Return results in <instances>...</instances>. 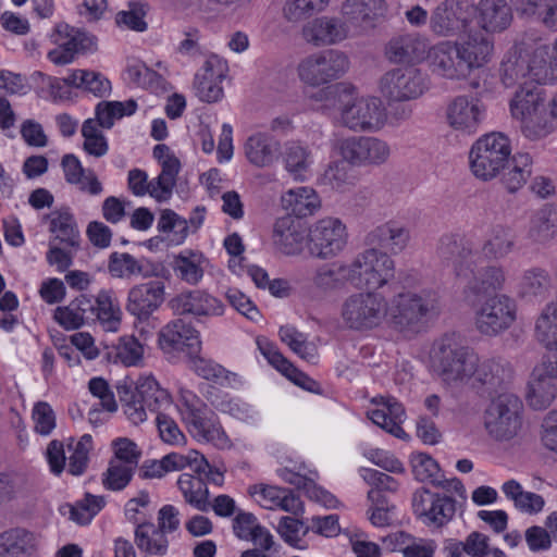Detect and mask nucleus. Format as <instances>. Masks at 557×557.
I'll return each instance as SVG.
<instances>
[{
    "label": "nucleus",
    "mask_w": 557,
    "mask_h": 557,
    "mask_svg": "<svg viewBox=\"0 0 557 557\" xmlns=\"http://www.w3.org/2000/svg\"><path fill=\"white\" fill-rule=\"evenodd\" d=\"M473 8L467 0H445L431 16L432 30L441 36H453L469 27Z\"/></svg>",
    "instance_id": "aec40b11"
},
{
    "label": "nucleus",
    "mask_w": 557,
    "mask_h": 557,
    "mask_svg": "<svg viewBox=\"0 0 557 557\" xmlns=\"http://www.w3.org/2000/svg\"><path fill=\"white\" fill-rule=\"evenodd\" d=\"M135 468L124 466L121 461H110L102 474V484L109 491H122L131 482Z\"/></svg>",
    "instance_id": "0e129e2a"
},
{
    "label": "nucleus",
    "mask_w": 557,
    "mask_h": 557,
    "mask_svg": "<svg viewBox=\"0 0 557 557\" xmlns=\"http://www.w3.org/2000/svg\"><path fill=\"white\" fill-rule=\"evenodd\" d=\"M283 208L296 218H306L320 208V199L310 187L290 189L282 196Z\"/></svg>",
    "instance_id": "37998d69"
},
{
    "label": "nucleus",
    "mask_w": 557,
    "mask_h": 557,
    "mask_svg": "<svg viewBox=\"0 0 557 557\" xmlns=\"http://www.w3.org/2000/svg\"><path fill=\"white\" fill-rule=\"evenodd\" d=\"M513 371L510 363L503 359H491L478 362L475 373L472 377L482 385L486 386L490 395L498 393L499 389L507 386L512 380Z\"/></svg>",
    "instance_id": "c9c22d12"
},
{
    "label": "nucleus",
    "mask_w": 557,
    "mask_h": 557,
    "mask_svg": "<svg viewBox=\"0 0 557 557\" xmlns=\"http://www.w3.org/2000/svg\"><path fill=\"white\" fill-rule=\"evenodd\" d=\"M502 490L507 498L513 502L515 507L522 512L531 515L537 513L545 505V500L541 495L532 492H524L520 483L516 480L505 482Z\"/></svg>",
    "instance_id": "3c124183"
},
{
    "label": "nucleus",
    "mask_w": 557,
    "mask_h": 557,
    "mask_svg": "<svg viewBox=\"0 0 557 557\" xmlns=\"http://www.w3.org/2000/svg\"><path fill=\"white\" fill-rule=\"evenodd\" d=\"M327 3L329 0H288L283 12L289 22H299L323 11Z\"/></svg>",
    "instance_id": "e2e57ef3"
},
{
    "label": "nucleus",
    "mask_w": 557,
    "mask_h": 557,
    "mask_svg": "<svg viewBox=\"0 0 557 557\" xmlns=\"http://www.w3.org/2000/svg\"><path fill=\"white\" fill-rule=\"evenodd\" d=\"M349 67L347 55L339 50H325L306 58L298 67L306 84L319 86L343 76Z\"/></svg>",
    "instance_id": "9b49d317"
},
{
    "label": "nucleus",
    "mask_w": 557,
    "mask_h": 557,
    "mask_svg": "<svg viewBox=\"0 0 557 557\" xmlns=\"http://www.w3.org/2000/svg\"><path fill=\"white\" fill-rule=\"evenodd\" d=\"M532 157L527 152L516 153L510 158L509 163L500 171L502 183L509 193L520 189L532 175Z\"/></svg>",
    "instance_id": "c03bdc74"
},
{
    "label": "nucleus",
    "mask_w": 557,
    "mask_h": 557,
    "mask_svg": "<svg viewBox=\"0 0 557 557\" xmlns=\"http://www.w3.org/2000/svg\"><path fill=\"white\" fill-rule=\"evenodd\" d=\"M92 297L81 294L67 306L54 310V320L65 330H77L85 323L95 322Z\"/></svg>",
    "instance_id": "72a5a7b5"
},
{
    "label": "nucleus",
    "mask_w": 557,
    "mask_h": 557,
    "mask_svg": "<svg viewBox=\"0 0 557 557\" xmlns=\"http://www.w3.org/2000/svg\"><path fill=\"white\" fill-rule=\"evenodd\" d=\"M244 149L245 156L251 164L264 168L277 160L281 145L270 135L257 133L247 138Z\"/></svg>",
    "instance_id": "e433bc0d"
},
{
    "label": "nucleus",
    "mask_w": 557,
    "mask_h": 557,
    "mask_svg": "<svg viewBox=\"0 0 557 557\" xmlns=\"http://www.w3.org/2000/svg\"><path fill=\"white\" fill-rule=\"evenodd\" d=\"M515 245L513 232L510 228L498 226L493 230L491 238L484 243L482 251L488 258L502 259L513 250Z\"/></svg>",
    "instance_id": "4d7b16f0"
},
{
    "label": "nucleus",
    "mask_w": 557,
    "mask_h": 557,
    "mask_svg": "<svg viewBox=\"0 0 557 557\" xmlns=\"http://www.w3.org/2000/svg\"><path fill=\"white\" fill-rule=\"evenodd\" d=\"M412 473L420 482L429 481L434 486V481L441 479L438 463L428 454H413L410 459Z\"/></svg>",
    "instance_id": "338daca9"
},
{
    "label": "nucleus",
    "mask_w": 557,
    "mask_h": 557,
    "mask_svg": "<svg viewBox=\"0 0 557 557\" xmlns=\"http://www.w3.org/2000/svg\"><path fill=\"white\" fill-rule=\"evenodd\" d=\"M511 158L509 138L499 132L480 137L471 147L470 168L475 177L490 181L506 168Z\"/></svg>",
    "instance_id": "20e7f679"
},
{
    "label": "nucleus",
    "mask_w": 557,
    "mask_h": 557,
    "mask_svg": "<svg viewBox=\"0 0 557 557\" xmlns=\"http://www.w3.org/2000/svg\"><path fill=\"white\" fill-rule=\"evenodd\" d=\"M161 166L162 170L159 176L150 182V196L159 202L171 197L176 185V176L181 170V162L175 156H166Z\"/></svg>",
    "instance_id": "de8ad7c7"
},
{
    "label": "nucleus",
    "mask_w": 557,
    "mask_h": 557,
    "mask_svg": "<svg viewBox=\"0 0 557 557\" xmlns=\"http://www.w3.org/2000/svg\"><path fill=\"white\" fill-rule=\"evenodd\" d=\"M426 41L418 34H403L389 39L385 55L392 63H412L424 59Z\"/></svg>",
    "instance_id": "c85d7f7f"
},
{
    "label": "nucleus",
    "mask_w": 557,
    "mask_h": 557,
    "mask_svg": "<svg viewBox=\"0 0 557 557\" xmlns=\"http://www.w3.org/2000/svg\"><path fill=\"white\" fill-rule=\"evenodd\" d=\"M108 272L112 277L132 278L134 276L165 277L168 270L161 262L147 258H135L128 252H112L108 260Z\"/></svg>",
    "instance_id": "b1692460"
},
{
    "label": "nucleus",
    "mask_w": 557,
    "mask_h": 557,
    "mask_svg": "<svg viewBox=\"0 0 557 557\" xmlns=\"http://www.w3.org/2000/svg\"><path fill=\"white\" fill-rule=\"evenodd\" d=\"M534 63L536 84L557 82V38L552 47L539 45L534 48Z\"/></svg>",
    "instance_id": "09e8293b"
},
{
    "label": "nucleus",
    "mask_w": 557,
    "mask_h": 557,
    "mask_svg": "<svg viewBox=\"0 0 557 557\" xmlns=\"http://www.w3.org/2000/svg\"><path fill=\"white\" fill-rule=\"evenodd\" d=\"M461 60L470 71L473 67H480L484 63L488 62L492 51L493 44L487 33L473 28H470L461 42H457Z\"/></svg>",
    "instance_id": "2f4dec72"
},
{
    "label": "nucleus",
    "mask_w": 557,
    "mask_h": 557,
    "mask_svg": "<svg viewBox=\"0 0 557 557\" xmlns=\"http://www.w3.org/2000/svg\"><path fill=\"white\" fill-rule=\"evenodd\" d=\"M307 248L318 259L336 257L347 245L346 225L338 218H324L313 223L308 232Z\"/></svg>",
    "instance_id": "9d476101"
},
{
    "label": "nucleus",
    "mask_w": 557,
    "mask_h": 557,
    "mask_svg": "<svg viewBox=\"0 0 557 557\" xmlns=\"http://www.w3.org/2000/svg\"><path fill=\"white\" fill-rule=\"evenodd\" d=\"M385 120V110L379 98H360L346 104L342 110V121L355 132L379 131Z\"/></svg>",
    "instance_id": "dca6fc26"
},
{
    "label": "nucleus",
    "mask_w": 557,
    "mask_h": 557,
    "mask_svg": "<svg viewBox=\"0 0 557 557\" xmlns=\"http://www.w3.org/2000/svg\"><path fill=\"white\" fill-rule=\"evenodd\" d=\"M50 37L58 47L48 52V59L57 65L71 63L76 53L87 50L91 44L87 34L65 23L57 24Z\"/></svg>",
    "instance_id": "5701e85b"
},
{
    "label": "nucleus",
    "mask_w": 557,
    "mask_h": 557,
    "mask_svg": "<svg viewBox=\"0 0 557 557\" xmlns=\"http://www.w3.org/2000/svg\"><path fill=\"white\" fill-rule=\"evenodd\" d=\"M104 505L103 496L86 493L84 499L76 502L74 505H69L70 519L82 525L88 524Z\"/></svg>",
    "instance_id": "bf43d9fd"
},
{
    "label": "nucleus",
    "mask_w": 557,
    "mask_h": 557,
    "mask_svg": "<svg viewBox=\"0 0 557 557\" xmlns=\"http://www.w3.org/2000/svg\"><path fill=\"white\" fill-rule=\"evenodd\" d=\"M171 308L176 314L220 315L223 304L205 290L196 289L181 293L171 300Z\"/></svg>",
    "instance_id": "cd10ccee"
},
{
    "label": "nucleus",
    "mask_w": 557,
    "mask_h": 557,
    "mask_svg": "<svg viewBox=\"0 0 557 557\" xmlns=\"http://www.w3.org/2000/svg\"><path fill=\"white\" fill-rule=\"evenodd\" d=\"M456 504L454 497L432 492L428 487H420L412 495L416 517L426 527L436 529L445 527L454 519Z\"/></svg>",
    "instance_id": "f8f14e48"
},
{
    "label": "nucleus",
    "mask_w": 557,
    "mask_h": 557,
    "mask_svg": "<svg viewBox=\"0 0 557 557\" xmlns=\"http://www.w3.org/2000/svg\"><path fill=\"white\" fill-rule=\"evenodd\" d=\"M522 403L513 394L502 393L492 399L484 412V426L496 441H508L521 428Z\"/></svg>",
    "instance_id": "0eeeda50"
},
{
    "label": "nucleus",
    "mask_w": 557,
    "mask_h": 557,
    "mask_svg": "<svg viewBox=\"0 0 557 557\" xmlns=\"http://www.w3.org/2000/svg\"><path fill=\"white\" fill-rule=\"evenodd\" d=\"M95 321H99L108 330H116L120 324L119 308L113 304V292L102 289L92 298Z\"/></svg>",
    "instance_id": "6e6d98bb"
},
{
    "label": "nucleus",
    "mask_w": 557,
    "mask_h": 557,
    "mask_svg": "<svg viewBox=\"0 0 557 557\" xmlns=\"http://www.w3.org/2000/svg\"><path fill=\"white\" fill-rule=\"evenodd\" d=\"M387 9L385 0H345L341 13L350 27L368 30L384 18Z\"/></svg>",
    "instance_id": "a878e982"
},
{
    "label": "nucleus",
    "mask_w": 557,
    "mask_h": 557,
    "mask_svg": "<svg viewBox=\"0 0 557 557\" xmlns=\"http://www.w3.org/2000/svg\"><path fill=\"white\" fill-rule=\"evenodd\" d=\"M305 236L299 225L288 215L276 220L273 227V243L284 255H297L302 249Z\"/></svg>",
    "instance_id": "79ce46f5"
},
{
    "label": "nucleus",
    "mask_w": 557,
    "mask_h": 557,
    "mask_svg": "<svg viewBox=\"0 0 557 557\" xmlns=\"http://www.w3.org/2000/svg\"><path fill=\"white\" fill-rule=\"evenodd\" d=\"M430 57L434 71L447 77L465 76L469 70L461 60L457 42L443 41L433 47Z\"/></svg>",
    "instance_id": "f704fd0d"
},
{
    "label": "nucleus",
    "mask_w": 557,
    "mask_h": 557,
    "mask_svg": "<svg viewBox=\"0 0 557 557\" xmlns=\"http://www.w3.org/2000/svg\"><path fill=\"white\" fill-rule=\"evenodd\" d=\"M393 304L392 325L395 330L406 334L418 333L428 313L435 309L434 299L412 293L399 294Z\"/></svg>",
    "instance_id": "ddd939ff"
},
{
    "label": "nucleus",
    "mask_w": 557,
    "mask_h": 557,
    "mask_svg": "<svg viewBox=\"0 0 557 557\" xmlns=\"http://www.w3.org/2000/svg\"><path fill=\"white\" fill-rule=\"evenodd\" d=\"M557 234V207L544 205L532 216L529 238L536 244H546Z\"/></svg>",
    "instance_id": "a18cd8bd"
},
{
    "label": "nucleus",
    "mask_w": 557,
    "mask_h": 557,
    "mask_svg": "<svg viewBox=\"0 0 557 557\" xmlns=\"http://www.w3.org/2000/svg\"><path fill=\"white\" fill-rule=\"evenodd\" d=\"M82 135L84 137V150L96 158L104 156L109 150L107 138L98 128L95 120L88 119L83 123Z\"/></svg>",
    "instance_id": "052dcab7"
},
{
    "label": "nucleus",
    "mask_w": 557,
    "mask_h": 557,
    "mask_svg": "<svg viewBox=\"0 0 557 557\" xmlns=\"http://www.w3.org/2000/svg\"><path fill=\"white\" fill-rule=\"evenodd\" d=\"M180 411L188 432L198 441L214 445L225 441V433L215 421L213 411L195 393L182 391Z\"/></svg>",
    "instance_id": "423d86ee"
},
{
    "label": "nucleus",
    "mask_w": 557,
    "mask_h": 557,
    "mask_svg": "<svg viewBox=\"0 0 557 557\" xmlns=\"http://www.w3.org/2000/svg\"><path fill=\"white\" fill-rule=\"evenodd\" d=\"M177 486L187 504L205 512L210 509L209 490L201 476L183 473L177 480Z\"/></svg>",
    "instance_id": "49530a36"
},
{
    "label": "nucleus",
    "mask_w": 557,
    "mask_h": 557,
    "mask_svg": "<svg viewBox=\"0 0 557 557\" xmlns=\"http://www.w3.org/2000/svg\"><path fill=\"white\" fill-rule=\"evenodd\" d=\"M165 300L162 281H148L134 285L127 295L126 311L139 322L148 321Z\"/></svg>",
    "instance_id": "a211bd4d"
},
{
    "label": "nucleus",
    "mask_w": 557,
    "mask_h": 557,
    "mask_svg": "<svg viewBox=\"0 0 557 557\" xmlns=\"http://www.w3.org/2000/svg\"><path fill=\"white\" fill-rule=\"evenodd\" d=\"M278 334L281 341L288 345L300 358L307 361H313L315 359L317 348L312 344L307 343L302 333L292 326H282Z\"/></svg>",
    "instance_id": "680f3d73"
},
{
    "label": "nucleus",
    "mask_w": 557,
    "mask_h": 557,
    "mask_svg": "<svg viewBox=\"0 0 557 557\" xmlns=\"http://www.w3.org/2000/svg\"><path fill=\"white\" fill-rule=\"evenodd\" d=\"M342 158L351 165H380L387 161L391 150L387 143L376 137L354 136L339 141Z\"/></svg>",
    "instance_id": "2eb2a0df"
},
{
    "label": "nucleus",
    "mask_w": 557,
    "mask_h": 557,
    "mask_svg": "<svg viewBox=\"0 0 557 557\" xmlns=\"http://www.w3.org/2000/svg\"><path fill=\"white\" fill-rule=\"evenodd\" d=\"M552 286V276L548 271L533 267L523 271L518 284V294L529 301H542L549 295Z\"/></svg>",
    "instance_id": "58836bf2"
},
{
    "label": "nucleus",
    "mask_w": 557,
    "mask_h": 557,
    "mask_svg": "<svg viewBox=\"0 0 557 557\" xmlns=\"http://www.w3.org/2000/svg\"><path fill=\"white\" fill-rule=\"evenodd\" d=\"M36 550V540L24 528H12L0 533V557H30Z\"/></svg>",
    "instance_id": "a19ab883"
},
{
    "label": "nucleus",
    "mask_w": 557,
    "mask_h": 557,
    "mask_svg": "<svg viewBox=\"0 0 557 557\" xmlns=\"http://www.w3.org/2000/svg\"><path fill=\"white\" fill-rule=\"evenodd\" d=\"M534 49L530 50L525 44L515 45L505 55L500 63L499 74L505 87L537 86L534 76Z\"/></svg>",
    "instance_id": "4468645a"
},
{
    "label": "nucleus",
    "mask_w": 557,
    "mask_h": 557,
    "mask_svg": "<svg viewBox=\"0 0 557 557\" xmlns=\"http://www.w3.org/2000/svg\"><path fill=\"white\" fill-rule=\"evenodd\" d=\"M310 151L297 143H288L283 152V159L286 170L295 180L302 181L307 172L310 161Z\"/></svg>",
    "instance_id": "13d9d810"
},
{
    "label": "nucleus",
    "mask_w": 557,
    "mask_h": 557,
    "mask_svg": "<svg viewBox=\"0 0 557 557\" xmlns=\"http://www.w3.org/2000/svg\"><path fill=\"white\" fill-rule=\"evenodd\" d=\"M478 355L463 346L455 334H445L435 341L431 350L434 373L447 385L468 382L475 373Z\"/></svg>",
    "instance_id": "f03ea898"
},
{
    "label": "nucleus",
    "mask_w": 557,
    "mask_h": 557,
    "mask_svg": "<svg viewBox=\"0 0 557 557\" xmlns=\"http://www.w3.org/2000/svg\"><path fill=\"white\" fill-rule=\"evenodd\" d=\"M158 344L164 354L185 351L188 357L198 354L201 348L199 332L183 319L164 325L158 334Z\"/></svg>",
    "instance_id": "6ab92c4d"
},
{
    "label": "nucleus",
    "mask_w": 557,
    "mask_h": 557,
    "mask_svg": "<svg viewBox=\"0 0 557 557\" xmlns=\"http://www.w3.org/2000/svg\"><path fill=\"white\" fill-rule=\"evenodd\" d=\"M386 298L375 292L350 295L342 306L345 325L354 331H369L377 327L387 315Z\"/></svg>",
    "instance_id": "39448f33"
},
{
    "label": "nucleus",
    "mask_w": 557,
    "mask_h": 557,
    "mask_svg": "<svg viewBox=\"0 0 557 557\" xmlns=\"http://www.w3.org/2000/svg\"><path fill=\"white\" fill-rule=\"evenodd\" d=\"M478 10L480 29L488 35L502 32L511 24V8L506 0H481Z\"/></svg>",
    "instance_id": "4c0bfd02"
},
{
    "label": "nucleus",
    "mask_w": 557,
    "mask_h": 557,
    "mask_svg": "<svg viewBox=\"0 0 557 557\" xmlns=\"http://www.w3.org/2000/svg\"><path fill=\"white\" fill-rule=\"evenodd\" d=\"M147 4L141 2H129L128 9L120 11L115 16V22L119 26L135 32H145L147 23L145 16L147 14Z\"/></svg>",
    "instance_id": "69168bd1"
},
{
    "label": "nucleus",
    "mask_w": 557,
    "mask_h": 557,
    "mask_svg": "<svg viewBox=\"0 0 557 557\" xmlns=\"http://www.w3.org/2000/svg\"><path fill=\"white\" fill-rule=\"evenodd\" d=\"M510 112L520 122L522 134L531 140H540L555 129L553 109L547 110L546 98L539 86L522 87L510 101Z\"/></svg>",
    "instance_id": "7ed1b4c3"
},
{
    "label": "nucleus",
    "mask_w": 557,
    "mask_h": 557,
    "mask_svg": "<svg viewBox=\"0 0 557 557\" xmlns=\"http://www.w3.org/2000/svg\"><path fill=\"white\" fill-rule=\"evenodd\" d=\"M138 399L150 411H158L162 404L170 403L169 393L161 388L152 376L141 377L136 383Z\"/></svg>",
    "instance_id": "5fc2aeb1"
},
{
    "label": "nucleus",
    "mask_w": 557,
    "mask_h": 557,
    "mask_svg": "<svg viewBox=\"0 0 557 557\" xmlns=\"http://www.w3.org/2000/svg\"><path fill=\"white\" fill-rule=\"evenodd\" d=\"M202 70L203 74L195 76L196 94L203 102H216L223 97L220 83L224 77L225 65L216 57H211L205 62Z\"/></svg>",
    "instance_id": "7c9ffc66"
},
{
    "label": "nucleus",
    "mask_w": 557,
    "mask_h": 557,
    "mask_svg": "<svg viewBox=\"0 0 557 557\" xmlns=\"http://www.w3.org/2000/svg\"><path fill=\"white\" fill-rule=\"evenodd\" d=\"M410 240V230L389 221L371 230L364 237L369 247L349 263L351 285L356 288L379 289L395 275V264L387 251L398 253Z\"/></svg>",
    "instance_id": "f257e3e1"
},
{
    "label": "nucleus",
    "mask_w": 557,
    "mask_h": 557,
    "mask_svg": "<svg viewBox=\"0 0 557 557\" xmlns=\"http://www.w3.org/2000/svg\"><path fill=\"white\" fill-rule=\"evenodd\" d=\"M485 116V109L478 99L468 96L454 98L446 108V121L457 131L474 133Z\"/></svg>",
    "instance_id": "393cba45"
},
{
    "label": "nucleus",
    "mask_w": 557,
    "mask_h": 557,
    "mask_svg": "<svg viewBox=\"0 0 557 557\" xmlns=\"http://www.w3.org/2000/svg\"><path fill=\"white\" fill-rule=\"evenodd\" d=\"M178 527V510L173 505H164L158 513V527L147 521L137 524L135 544L147 555L165 556L169 547L165 533L174 532Z\"/></svg>",
    "instance_id": "6e6552de"
},
{
    "label": "nucleus",
    "mask_w": 557,
    "mask_h": 557,
    "mask_svg": "<svg viewBox=\"0 0 557 557\" xmlns=\"http://www.w3.org/2000/svg\"><path fill=\"white\" fill-rule=\"evenodd\" d=\"M380 88L389 101H409L429 89V81L420 69L411 64L386 72L381 77Z\"/></svg>",
    "instance_id": "1a4fd4ad"
},
{
    "label": "nucleus",
    "mask_w": 557,
    "mask_h": 557,
    "mask_svg": "<svg viewBox=\"0 0 557 557\" xmlns=\"http://www.w3.org/2000/svg\"><path fill=\"white\" fill-rule=\"evenodd\" d=\"M276 530L287 544L300 548L298 543L308 534L310 528L298 519L285 516L281 518Z\"/></svg>",
    "instance_id": "774afa93"
},
{
    "label": "nucleus",
    "mask_w": 557,
    "mask_h": 557,
    "mask_svg": "<svg viewBox=\"0 0 557 557\" xmlns=\"http://www.w3.org/2000/svg\"><path fill=\"white\" fill-rule=\"evenodd\" d=\"M438 258L454 268L457 276H468L474 273V257L472 244L458 234L443 235L437 244Z\"/></svg>",
    "instance_id": "412c9836"
},
{
    "label": "nucleus",
    "mask_w": 557,
    "mask_h": 557,
    "mask_svg": "<svg viewBox=\"0 0 557 557\" xmlns=\"http://www.w3.org/2000/svg\"><path fill=\"white\" fill-rule=\"evenodd\" d=\"M473 277L465 287V299L475 306L482 298L503 288L505 283V272L502 267H486L478 274L472 273Z\"/></svg>",
    "instance_id": "473e14b6"
},
{
    "label": "nucleus",
    "mask_w": 557,
    "mask_h": 557,
    "mask_svg": "<svg viewBox=\"0 0 557 557\" xmlns=\"http://www.w3.org/2000/svg\"><path fill=\"white\" fill-rule=\"evenodd\" d=\"M373 403L382 405L383 408L368 411V418L389 434L398 438L407 437L401 428L406 416L403 405L393 397L383 396L373 398Z\"/></svg>",
    "instance_id": "c756f323"
},
{
    "label": "nucleus",
    "mask_w": 557,
    "mask_h": 557,
    "mask_svg": "<svg viewBox=\"0 0 557 557\" xmlns=\"http://www.w3.org/2000/svg\"><path fill=\"white\" fill-rule=\"evenodd\" d=\"M515 320V304L505 295L487 298L476 312V327L484 335H497Z\"/></svg>",
    "instance_id": "f3484780"
},
{
    "label": "nucleus",
    "mask_w": 557,
    "mask_h": 557,
    "mask_svg": "<svg viewBox=\"0 0 557 557\" xmlns=\"http://www.w3.org/2000/svg\"><path fill=\"white\" fill-rule=\"evenodd\" d=\"M346 284L351 285L349 263H329L320 265L313 276L312 285L322 293L343 289Z\"/></svg>",
    "instance_id": "ea45409f"
},
{
    "label": "nucleus",
    "mask_w": 557,
    "mask_h": 557,
    "mask_svg": "<svg viewBox=\"0 0 557 557\" xmlns=\"http://www.w3.org/2000/svg\"><path fill=\"white\" fill-rule=\"evenodd\" d=\"M350 32L347 20L335 16L317 17L302 28L304 38L314 46H331L345 40Z\"/></svg>",
    "instance_id": "bb28decb"
},
{
    "label": "nucleus",
    "mask_w": 557,
    "mask_h": 557,
    "mask_svg": "<svg viewBox=\"0 0 557 557\" xmlns=\"http://www.w3.org/2000/svg\"><path fill=\"white\" fill-rule=\"evenodd\" d=\"M52 215L50 232L55 233L57 238L66 246L75 249L78 248L79 232L74 215L70 212V209L62 208L53 212Z\"/></svg>",
    "instance_id": "603ef678"
},
{
    "label": "nucleus",
    "mask_w": 557,
    "mask_h": 557,
    "mask_svg": "<svg viewBox=\"0 0 557 557\" xmlns=\"http://www.w3.org/2000/svg\"><path fill=\"white\" fill-rule=\"evenodd\" d=\"M515 10L524 17L542 23L546 28L557 32V0L524 2L522 8Z\"/></svg>",
    "instance_id": "864d4df0"
},
{
    "label": "nucleus",
    "mask_w": 557,
    "mask_h": 557,
    "mask_svg": "<svg viewBox=\"0 0 557 557\" xmlns=\"http://www.w3.org/2000/svg\"><path fill=\"white\" fill-rule=\"evenodd\" d=\"M557 396V366L547 360L535 367L528 383L527 400L535 410L547 408Z\"/></svg>",
    "instance_id": "4be33fe9"
},
{
    "label": "nucleus",
    "mask_w": 557,
    "mask_h": 557,
    "mask_svg": "<svg viewBox=\"0 0 557 557\" xmlns=\"http://www.w3.org/2000/svg\"><path fill=\"white\" fill-rule=\"evenodd\" d=\"M104 358L108 361L121 362L126 367L137 366L144 355V348L138 339L134 336H122L116 344L111 347L107 346Z\"/></svg>",
    "instance_id": "8fccbe9b"
}]
</instances>
